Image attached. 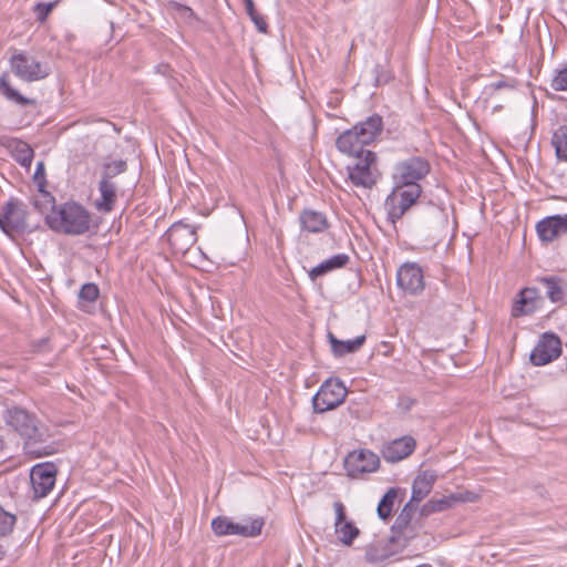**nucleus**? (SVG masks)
Listing matches in <instances>:
<instances>
[{"label":"nucleus","instance_id":"nucleus-13","mask_svg":"<svg viewBox=\"0 0 567 567\" xmlns=\"http://www.w3.org/2000/svg\"><path fill=\"white\" fill-rule=\"evenodd\" d=\"M561 353L560 339L554 333H544L530 353L534 365H545L557 359Z\"/></svg>","mask_w":567,"mask_h":567},{"label":"nucleus","instance_id":"nucleus-11","mask_svg":"<svg viewBox=\"0 0 567 567\" xmlns=\"http://www.w3.org/2000/svg\"><path fill=\"white\" fill-rule=\"evenodd\" d=\"M56 467L51 462L37 464L31 468L30 481L34 498L45 497L54 487Z\"/></svg>","mask_w":567,"mask_h":567},{"label":"nucleus","instance_id":"nucleus-39","mask_svg":"<svg viewBox=\"0 0 567 567\" xmlns=\"http://www.w3.org/2000/svg\"><path fill=\"white\" fill-rule=\"evenodd\" d=\"M550 86L555 91H567V64L555 71Z\"/></svg>","mask_w":567,"mask_h":567},{"label":"nucleus","instance_id":"nucleus-42","mask_svg":"<svg viewBox=\"0 0 567 567\" xmlns=\"http://www.w3.org/2000/svg\"><path fill=\"white\" fill-rule=\"evenodd\" d=\"M243 2L245 6L246 13L248 16L255 14L257 12L254 0H243Z\"/></svg>","mask_w":567,"mask_h":567},{"label":"nucleus","instance_id":"nucleus-16","mask_svg":"<svg viewBox=\"0 0 567 567\" xmlns=\"http://www.w3.org/2000/svg\"><path fill=\"white\" fill-rule=\"evenodd\" d=\"M336 512L334 532L338 539L346 546H351L359 536V528L350 520H347L346 507L341 502H334Z\"/></svg>","mask_w":567,"mask_h":567},{"label":"nucleus","instance_id":"nucleus-10","mask_svg":"<svg viewBox=\"0 0 567 567\" xmlns=\"http://www.w3.org/2000/svg\"><path fill=\"white\" fill-rule=\"evenodd\" d=\"M353 166H348L349 178L353 185L371 188L377 183V175L372 171V165L377 161V155L372 151H367L364 155L355 157Z\"/></svg>","mask_w":567,"mask_h":567},{"label":"nucleus","instance_id":"nucleus-46","mask_svg":"<svg viewBox=\"0 0 567 567\" xmlns=\"http://www.w3.org/2000/svg\"><path fill=\"white\" fill-rule=\"evenodd\" d=\"M6 556V549L2 545H0V559H2Z\"/></svg>","mask_w":567,"mask_h":567},{"label":"nucleus","instance_id":"nucleus-22","mask_svg":"<svg viewBox=\"0 0 567 567\" xmlns=\"http://www.w3.org/2000/svg\"><path fill=\"white\" fill-rule=\"evenodd\" d=\"M299 220L301 228L308 233H322L329 227L326 215L312 209L301 212Z\"/></svg>","mask_w":567,"mask_h":567},{"label":"nucleus","instance_id":"nucleus-37","mask_svg":"<svg viewBox=\"0 0 567 567\" xmlns=\"http://www.w3.org/2000/svg\"><path fill=\"white\" fill-rule=\"evenodd\" d=\"M60 0H54L51 2H38L33 8V12L35 13L37 20L43 23L52 10L58 6Z\"/></svg>","mask_w":567,"mask_h":567},{"label":"nucleus","instance_id":"nucleus-25","mask_svg":"<svg viewBox=\"0 0 567 567\" xmlns=\"http://www.w3.org/2000/svg\"><path fill=\"white\" fill-rule=\"evenodd\" d=\"M331 351L334 357H343L358 351L365 342V336H358L352 340H339L331 332L328 333Z\"/></svg>","mask_w":567,"mask_h":567},{"label":"nucleus","instance_id":"nucleus-2","mask_svg":"<svg viewBox=\"0 0 567 567\" xmlns=\"http://www.w3.org/2000/svg\"><path fill=\"white\" fill-rule=\"evenodd\" d=\"M51 205V212L45 215V223L55 233L69 236H81L91 228L90 212L76 202Z\"/></svg>","mask_w":567,"mask_h":567},{"label":"nucleus","instance_id":"nucleus-40","mask_svg":"<svg viewBox=\"0 0 567 567\" xmlns=\"http://www.w3.org/2000/svg\"><path fill=\"white\" fill-rule=\"evenodd\" d=\"M250 20L254 22L255 27L259 32L266 33L268 30V23L265 18L256 12L255 14L249 16Z\"/></svg>","mask_w":567,"mask_h":567},{"label":"nucleus","instance_id":"nucleus-19","mask_svg":"<svg viewBox=\"0 0 567 567\" xmlns=\"http://www.w3.org/2000/svg\"><path fill=\"white\" fill-rule=\"evenodd\" d=\"M361 142H365L367 145L373 143L379 138L383 132V120L379 114H373L367 117L364 121L359 122L353 126Z\"/></svg>","mask_w":567,"mask_h":567},{"label":"nucleus","instance_id":"nucleus-29","mask_svg":"<svg viewBox=\"0 0 567 567\" xmlns=\"http://www.w3.org/2000/svg\"><path fill=\"white\" fill-rule=\"evenodd\" d=\"M12 156L21 166L29 168L31 166L34 152L28 143L14 141L12 146Z\"/></svg>","mask_w":567,"mask_h":567},{"label":"nucleus","instance_id":"nucleus-5","mask_svg":"<svg viewBox=\"0 0 567 567\" xmlns=\"http://www.w3.org/2000/svg\"><path fill=\"white\" fill-rule=\"evenodd\" d=\"M347 389L339 379L326 380L312 398V408L316 413H323L338 408L347 396Z\"/></svg>","mask_w":567,"mask_h":567},{"label":"nucleus","instance_id":"nucleus-27","mask_svg":"<svg viewBox=\"0 0 567 567\" xmlns=\"http://www.w3.org/2000/svg\"><path fill=\"white\" fill-rule=\"evenodd\" d=\"M538 281L546 289V296L551 302H559L564 299L563 280L556 276L542 277Z\"/></svg>","mask_w":567,"mask_h":567},{"label":"nucleus","instance_id":"nucleus-17","mask_svg":"<svg viewBox=\"0 0 567 567\" xmlns=\"http://www.w3.org/2000/svg\"><path fill=\"white\" fill-rule=\"evenodd\" d=\"M536 231L543 241H553L567 234V214L546 217L537 223Z\"/></svg>","mask_w":567,"mask_h":567},{"label":"nucleus","instance_id":"nucleus-47","mask_svg":"<svg viewBox=\"0 0 567 567\" xmlns=\"http://www.w3.org/2000/svg\"><path fill=\"white\" fill-rule=\"evenodd\" d=\"M33 205H34L37 208L41 209L38 200H34V202H33Z\"/></svg>","mask_w":567,"mask_h":567},{"label":"nucleus","instance_id":"nucleus-35","mask_svg":"<svg viewBox=\"0 0 567 567\" xmlns=\"http://www.w3.org/2000/svg\"><path fill=\"white\" fill-rule=\"evenodd\" d=\"M516 87V80L514 79H501L496 82L489 83L484 87V94L487 97H493L496 92L503 89L514 90Z\"/></svg>","mask_w":567,"mask_h":567},{"label":"nucleus","instance_id":"nucleus-36","mask_svg":"<svg viewBox=\"0 0 567 567\" xmlns=\"http://www.w3.org/2000/svg\"><path fill=\"white\" fill-rule=\"evenodd\" d=\"M16 523H17L16 515L10 512H7L0 505V536L9 535L12 532Z\"/></svg>","mask_w":567,"mask_h":567},{"label":"nucleus","instance_id":"nucleus-1","mask_svg":"<svg viewBox=\"0 0 567 567\" xmlns=\"http://www.w3.org/2000/svg\"><path fill=\"white\" fill-rule=\"evenodd\" d=\"M431 172L430 162L423 156H410L393 166V190L385 199L388 218L395 223L422 195L420 182Z\"/></svg>","mask_w":567,"mask_h":567},{"label":"nucleus","instance_id":"nucleus-28","mask_svg":"<svg viewBox=\"0 0 567 567\" xmlns=\"http://www.w3.org/2000/svg\"><path fill=\"white\" fill-rule=\"evenodd\" d=\"M460 499L461 498L454 494L449 495V496H443L441 498H432L423 505L421 513H422V515L427 516L433 513L446 511V509L451 508L452 505L454 503L458 502Z\"/></svg>","mask_w":567,"mask_h":567},{"label":"nucleus","instance_id":"nucleus-24","mask_svg":"<svg viewBox=\"0 0 567 567\" xmlns=\"http://www.w3.org/2000/svg\"><path fill=\"white\" fill-rule=\"evenodd\" d=\"M117 186L114 182L100 181L99 190L101 194L100 199L95 200V207L101 213H110L113 210L116 202Z\"/></svg>","mask_w":567,"mask_h":567},{"label":"nucleus","instance_id":"nucleus-8","mask_svg":"<svg viewBox=\"0 0 567 567\" xmlns=\"http://www.w3.org/2000/svg\"><path fill=\"white\" fill-rule=\"evenodd\" d=\"M380 467V457L368 449L354 450L344 458V468L348 476L359 478L365 474L374 473Z\"/></svg>","mask_w":567,"mask_h":567},{"label":"nucleus","instance_id":"nucleus-18","mask_svg":"<svg viewBox=\"0 0 567 567\" xmlns=\"http://www.w3.org/2000/svg\"><path fill=\"white\" fill-rule=\"evenodd\" d=\"M365 146V142H361L360 136L353 127L344 131L336 141V147L339 152L354 157L364 155L368 151L364 148Z\"/></svg>","mask_w":567,"mask_h":567},{"label":"nucleus","instance_id":"nucleus-15","mask_svg":"<svg viewBox=\"0 0 567 567\" xmlns=\"http://www.w3.org/2000/svg\"><path fill=\"white\" fill-rule=\"evenodd\" d=\"M416 447V441L411 435H404L384 443L381 455L388 463L394 464L409 457Z\"/></svg>","mask_w":567,"mask_h":567},{"label":"nucleus","instance_id":"nucleus-38","mask_svg":"<svg viewBox=\"0 0 567 567\" xmlns=\"http://www.w3.org/2000/svg\"><path fill=\"white\" fill-rule=\"evenodd\" d=\"M100 295L99 287L93 282H87L82 286L79 291L80 301H85L89 303L94 302Z\"/></svg>","mask_w":567,"mask_h":567},{"label":"nucleus","instance_id":"nucleus-14","mask_svg":"<svg viewBox=\"0 0 567 567\" xmlns=\"http://www.w3.org/2000/svg\"><path fill=\"white\" fill-rule=\"evenodd\" d=\"M3 420L6 425L20 437L40 421L34 413L19 405L8 406L3 413Z\"/></svg>","mask_w":567,"mask_h":567},{"label":"nucleus","instance_id":"nucleus-9","mask_svg":"<svg viewBox=\"0 0 567 567\" xmlns=\"http://www.w3.org/2000/svg\"><path fill=\"white\" fill-rule=\"evenodd\" d=\"M167 241L175 254L185 255L197 241L196 227L179 220L166 231Z\"/></svg>","mask_w":567,"mask_h":567},{"label":"nucleus","instance_id":"nucleus-48","mask_svg":"<svg viewBox=\"0 0 567 567\" xmlns=\"http://www.w3.org/2000/svg\"><path fill=\"white\" fill-rule=\"evenodd\" d=\"M501 109H502V106H501V105H498V106H495V107H494V111H499Z\"/></svg>","mask_w":567,"mask_h":567},{"label":"nucleus","instance_id":"nucleus-44","mask_svg":"<svg viewBox=\"0 0 567 567\" xmlns=\"http://www.w3.org/2000/svg\"><path fill=\"white\" fill-rule=\"evenodd\" d=\"M435 209L437 210V213H439V214H441V215H442V218H444V217H445V214H444V207H443V206H442V208H441V207H439V206H436V208H435Z\"/></svg>","mask_w":567,"mask_h":567},{"label":"nucleus","instance_id":"nucleus-32","mask_svg":"<svg viewBox=\"0 0 567 567\" xmlns=\"http://www.w3.org/2000/svg\"><path fill=\"white\" fill-rule=\"evenodd\" d=\"M551 143L559 161L567 162V127H559L553 135Z\"/></svg>","mask_w":567,"mask_h":567},{"label":"nucleus","instance_id":"nucleus-4","mask_svg":"<svg viewBox=\"0 0 567 567\" xmlns=\"http://www.w3.org/2000/svg\"><path fill=\"white\" fill-rule=\"evenodd\" d=\"M22 449L25 455L38 458L53 455L58 452V444L47 425L41 421L34 424L22 437Z\"/></svg>","mask_w":567,"mask_h":567},{"label":"nucleus","instance_id":"nucleus-26","mask_svg":"<svg viewBox=\"0 0 567 567\" xmlns=\"http://www.w3.org/2000/svg\"><path fill=\"white\" fill-rule=\"evenodd\" d=\"M350 258L347 254H338L329 259L323 260L316 267H313L309 271V277L311 280H316L319 277H322L323 275L344 267L349 262Z\"/></svg>","mask_w":567,"mask_h":567},{"label":"nucleus","instance_id":"nucleus-7","mask_svg":"<svg viewBox=\"0 0 567 567\" xmlns=\"http://www.w3.org/2000/svg\"><path fill=\"white\" fill-rule=\"evenodd\" d=\"M27 215L25 205L17 198H10L0 214V229L10 237L23 234L28 229Z\"/></svg>","mask_w":567,"mask_h":567},{"label":"nucleus","instance_id":"nucleus-21","mask_svg":"<svg viewBox=\"0 0 567 567\" xmlns=\"http://www.w3.org/2000/svg\"><path fill=\"white\" fill-rule=\"evenodd\" d=\"M436 475L431 471H424L419 474L412 484V495L410 502L420 503L423 501L432 491Z\"/></svg>","mask_w":567,"mask_h":567},{"label":"nucleus","instance_id":"nucleus-12","mask_svg":"<svg viewBox=\"0 0 567 567\" xmlns=\"http://www.w3.org/2000/svg\"><path fill=\"white\" fill-rule=\"evenodd\" d=\"M396 285L408 295H419L424 290V275L415 262H405L396 271Z\"/></svg>","mask_w":567,"mask_h":567},{"label":"nucleus","instance_id":"nucleus-31","mask_svg":"<svg viewBox=\"0 0 567 567\" xmlns=\"http://www.w3.org/2000/svg\"><path fill=\"white\" fill-rule=\"evenodd\" d=\"M126 169L127 163L124 159H116L105 163L102 167L100 181L113 182L114 177L126 172Z\"/></svg>","mask_w":567,"mask_h":567},{"label":"nucleus","instance_id":"nucleus-43","mask_svg":"<svg viewBox=\"0 0 567 567\" xmlns=\"http://www.w3.org/2000/svg\"><path fill=\"white\" fill-rule=\"evenodd\" d=\"M405 401H406V402H405V409H410V408H411V405H413V404H414V402H415L414 400H411V399H406Z\"/></svg>","mask_w":567,"mask_h":567},{"label":"nucleus","instance_id":"nucleus-45","mask_svg":"<svg viewBox=\"0 0 567 567\" xmlns=\"http://www.w3.org/2000/svg\"><path fill=\"white\" fill-rule=\"evenodd\" d=\"M6 442L3 440V436L0 434V451L4 449Z\"/></svg>","mask_w":567,"mask_h":567},{"label":"nucleus","instance_id":"nucleus-23","mask_svg":"<svg viewBox=\"0 0 567 567\" xmlns=\"http://www.w3.org/2000/svg\"><path fill=\"white\" fill-rule=\"evenodd\" d=\"M0 93L10 102L19 105V106H35L37 100L32 97H27L22 95L18 90H16L9 81V74L7 72L2 73L0 76Z\"/></svg>","mask_w":567,"mask_h":567},{"label":"nucleus","instance_id":"nucleus-3","mask_svg":"<svg viewBox=\"0 0 567 567\" xmlns=\"http://www.w3.org/2000/svg\"><path fill=\"white\" fill-rule=\"evenodd\" d=\"M12 73L23 82L32 83L47 79L51 68L47 62L39 61L27 51L14 50L9 59Z\"/></svg>","mask_w":567,"mask_h":567},{"label":"nucleus","instance_id":"nucleus-30","mask_svg":"<svg viewBox=\"0 0 567 567\" xmlns=\"http://www.w3.org/2000/svg\"><path fill=\"white\" fill-rule=\"evenodd\" d=\"M396 497H398V489L396 488H390L383 495V497L379 502L378 508H377L378 516L381 519L386 520L388 518H390V516L392 514V511H393V506H394V502H395Z\"/></svg>","mask_w":567,"mask_h":567},{"label":"nucleus","instance_id":"nucleus-6","mask_svg":"<svg viewBox=\"0 0 567 567\" xmlns=\"http://www.w3.org/2000/svg\"><path fill=\"white\" fill-rule=\"evenodd\" d=\"M264 525L262 517H249L245 523H235L226 516H218L212 520V529L217 536L257 537L261 534Z\"/></svg>","mask_w":567,"mask_h":567},{"label":"nucleus","instance_id":"nucleus-33","mask_svg":"<svg viewBox=\"0 0 567 567\" xmlns=\"http://www.w3.org/2000/svg\"><path fill=\"white\" fill-rule=\"evenodd\" d=\"M414 511V505L411 502L406 503L400 514L396 516L392 529L394 532L402 533L405 528H408Z\"/></svg>","mask_w":567,"mask_h":567},{"label":"nucleus","instance_id":"nucleus-20","mask_svg":"<svg viewBox=\"0 0 567 567\" xmlns=\"http://www.w3.org/2000/svg\"><path fill=\"white\" fill-rule=\"evenodd\" d=\"M538 291L536 288H524L519 291L517 299L512 307L514 318L530 315L537 308Z\"/></svg>","mask_w":567,"mask_h":567},{"label":"nucleus","instance_id":"nucleus-34","mask_svg":"<svg viewBox=\"0 0 567 567\" xmlns=\"http://www.w3.org/2000/svg\"><path fill=\"white\" fill-rule=\"evenodd\" d=\"M33 179L34 183L38 185L40 193L44 197L45 203H53L54 197L51 195V193L45 190L47 181L43 162H38Z\"/></svg>","mask_w":567,"mask_h":567},{"label":"nucleus","instance_id":"nucleus-41","mask_svg":"<svg viewBox=\"0 0 567 567\" xmlns=\"http://www.w3.org/2000/svg\"><path fill=\"white\" fill-rule=\"evenodd\" d=\"M375 73V83L377 85H380L381 83H386L390 79V76L383 72L382 66L377 65L374 68Z\"/></svg>","mask_w":567,"mask_h":567}]
</instances>
